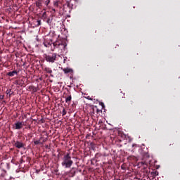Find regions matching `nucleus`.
<instances>
[{"instance_id": "obj_5", "label": "nucleus", "mask_w": 180, "mask_h": 180, "mask_svg": "<svg viewBox=\"0 0 180 180\" xmlns=\"http://www.w3.org/2000/svg\"><path fill=\"white\" fill-rule=\"evenodd\" d=\"M15 146L17 148H23V147H25V145L23 144V143L20 142V141H16L15 143Z\"/></svg>"}, {"instance_id": "obj_6", "label": "nucleus", "mask_w": 180, "mask_h": 180, "mask_svg": "<svg viewBox=\"0 0 180 180\" xmlns=\"http://www.w3.org/2000/svg\"><path fill=\"white\" fill-rule=\"evenodd\" d=\"M61 70L63 71L65 74H68L70 72H72V69L66 68H61Z\"/></svg>"}, {"instance_id": "obj_12", "label": "nucleus", "mask_w": 180, "mask_h": 180, "mask_svg": "<svg viewBox=\"0 0 180 180\" xmlns=\"http://www.w3.org/2000/svg\"><path fill=\"white\" fill-rule=\"evenodd\" d=\"M36 5H37V6L38 8H40V6H41V2L37 1V2L36 3Z\"/></svg>"}, {"instance_id": "obj_1", "label": "nucleus", "mask_w": 180, "mask_h": 180, "mask_svg": "<svg viewBox=\"0 0 180 180\" xmlns=\"http://www.w3.org/2000/svg\"><path fill=\"white\" fill-rule=\"evenodd\" d=\"M72 164H74V162L72 160H71V155H70V153L64 155L63 158H62V167H65V168H71Z\"/></svg>"}, {"instance_id": "obj_22", "label": "nucleus", "mask_w": 180, "mask_h": 180, "mask_svg": "<svg viewBox=\"0 0 180 180\" xmlns=\"http://www.w3.org/2000/svg\"><path fill=\"white\" fill-rule=\"evenodd\" d=\"M63 115H65V112H64Z\"/></svg>"}, {"instance_id": "obj_16", "label": "nucleus", "mask_w": 180, "mask_h": 180, "mask_svg": "<svg viewBox=\"0 0 180 180\" xmlns=\"http://www.w3.org/2000/svg\"><path fill=\"white\" fill-rule=\"evenodd\" d=\"M100 105L102 106V108H103V106H105V104H103V103H100Z\"/></svg>"}, {"instance_id": "obj_8", "label": "nucleus", "mask_w": 180, "mask_h": 180, "mask_svg": "<svg viewBox=\"0 0 180 180\" xmlns=\"http://www.w3.org/2000/svg\"><path fill=\"white\" fill-rule=\"evenodd\" d=\"M71 99H72V97L71 96V94L68 95V96L65 97L66 103H70V102H71Z\"/></svg>"}, {"instance_id": "obj_14", "label": "nucleus", "mask_w": 180, "mask_h": 180, "mask_svg": "<svg viewBox=\"0 0 180 180\" xmlns=\"http://www.w3.org/2000/svg\"><path fill=\"white\" fill-rule=\"evenodd\" d=\"M86 99H89V101H92V98H91L90 96H87Z\"/></svg>"}, {"instance_id": "obj_9", "label": "nucleus", "mask_w": 180, "mask_h": 180, "mask_svg": "<svg viewBox=\"0 0 180 180\" xmlns=\"http://www.w3.org/2000/svg\"><path fill=\"white\" fill-rule=\"evenodd\" d=\"M44 71H45L46 72H47L48 74H51V72H53V70H51V68H45L44 69Z\"/></svg>"}, {"instance_id": "obj_17", "label": "nucleus", "mask_w": 180, "mask_h": 180, "mask_svg": "<svg viewBox=\"0 0 180 180\" xmlns=\"http://www.w3.org/2000/svg\"><path fill=\"white\" fill-rule=\"evenodd\" d=\"M65 60H67V57H65V58H64L63 63H65Z\"/></svg>"}, {"instance_id": "obj_7", "label": "nucleus", "mask_w": 180, "mask_h": 180, "mask_svg": "<svg viewBox=\"0 0 180 180\" xmlns=\"http://www.w3.org/2000/svg\"><path fill=\"white\" fill-rule=\"evenodd\" d=\"M7 75H8V77H15V75H18V72L16 70L9 72L7 73Z\"/></svg>"}, {"instance_id": "obj_2", "label": "nucleus", "mask_w": 180, "mask_h": 180, "mask_svg": "<svg viewBox=\"0 0 180 180\" xmlns=\"http://www.w3.org/2000/svg\"><path fill=\"white\" fill-rule=\"evenodd\" d=\"M44 46H45V47H49L50 46H53V49H56V47H59V46H63V49H65V45L63 44L58 41H55L51 44L47 43V42H44Z\"/></svg>"}, {"instance_id": "obj_10", "label": "nucleus", "mask_w": 180, "mask_h": 180, "mask_svg": "<svg viewBox=\"0 0 180 180\" xmlns=\"http://www.w3.org/2000/svg\"><path fill=\"white\" fill-rule=\"evenodd\" d=\"M41 140H43V138H40V139L38 141H34V144H35V146H37L38 144H43V142H41Z\"/></svg>"}, {"instance_id": "obj_11", "label": "nucleus", "mask_w": 180, "mask_h": 180, "mask_svg": "<svg viewBox=\"0 0 180 180\" xmlns=\"http://www.w3.org/2000/svg\"><path fill=\"white\" fill-rule=\"evenodd\" d=\"M6 94L8 95V96H11V95H12V90L11 89H8L6 91Z\"/></svg>"}, {"instance_id": "obj_18", "label": "nucleus", "mask_w": 180, "mask_h": 180, "mask_svg": "<svg viewBox=\"0 0 180 180\" xmlns=\"http://www.w3.org/2000/svg\"><path fill=\"white\" fill-rule=\"evenodd\" d=\"M4 98V96L1 95L0 96V99H2Z\"/></svg>"}, {"instance_id": "obj_21", "label": "nucleus", "mask_w": 180, "mask_h": 180, "mask_svg": "<svg viewBox=\"0 0 180 180\" xmlns=\"http://www.w3.org/2000/svg\"><path fill=\"white\" fill-rule=\"evenodd\" d=\"M63 112H65V110H63Z\"/></svg>"}, {"instance_id": "obj_19", "label": "nucleus", "mask_w": 180, "mask_h": 180, "mask_svg": "<svg viewBox=\"0 0 180 180\" xmlns=\"http://www.w3.org/2000/svg\"><path fill=\"white\" fill-rule=\"evenodd\" d=\"M37 22H38V25H41L40 20H38Z\"/></svg>"}, {"instance_id": "obj_20", "label": "nucleus", "mask_w": 180, "mask_h": 180, "mask_svg": "<svg viewBox=\"0 0 180 180\" xmlns=\"http://www.w3.org/2000/svg\"><path fill=\"white\" fill-rule=\"evenodd\" d=\"M18 82H15V84L18 85Z\"/></svg>"}, {"instance_id": "obj_15", "label": "nucleus", "mask_w": 180, "mask_h": 180, "mask_svg": "<svg viewBox=\"0 0 180 180\" xmlns=\"http://www.w3.org/2000/svg\"><path fill=\"white\" fill-rule=\"evenodd\" d=\"M45 141H46V139H43V138H42V140H41V142L42 143V144H43V143H45Z\"/></svg>"}, {"instance_id": "obj_13", "label": "nucleus", "mask_w": 180, "mask_h": 180, "mask_svg": "<svg viewBox=\"0 0 180 180\" xmlns=\"http://www.w3.org/2000/svg\"><path fill=\"white\" fill-rule=\"evenodd\" d=\"M153 174L155 175V176H157L158 175V171H155L153 172Z\"/></svg>"}, {"instance_id": "obj_4", "label": "nucleus", "mask_w": 180, "mask_h": 180, "mask_svg": "<svg viewBox=\"0 0 180 180\" xmlns=\"http://www.w3.org/2000/svg\"><path fill=\"white\" fill-rule=\"evenodd\" d=\"M25 126V122H18L15 124V130H20Z\"/></svg>"}, {"instance_id": "obj_3", "label": "nucleus", "mask_w": 180, "mask_h": 180, "mask_svg": "<svg viewBox=\"0 0 180 180\" xmlns=\"http://www.w3.org/2000/svg\"><path fill=\"white\" fill-rule=\"evenodd\" d=\"M56 58H57V54L52 53L51 55H46L45 60L48 63H54L56 61Z\"/></svg>"}]
</instances>
